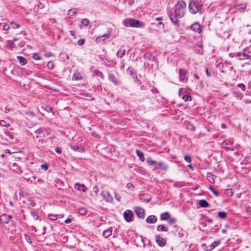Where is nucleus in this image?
<instances>
[{
  "instance_id": "f257e3e1",
  "label": "nucleus",
  "mask_w": 251,
  "mask_h": 251,
  "mask_svg": "<svg viewBox=\"0 0 251 251\" xmlns=\"http://www.w3.org/2000/svg\"><path fill=\"white\" fill-rule=\"evenodd\" d=\"M186 7V4L184 1H178L176 4L174 10L169 9L167 10L169 19L176 27L179 26V19L184 16Z\"/></svg>"
},
{
  "instance_id": "f03ea898",
  "label": "nucleus",
  "mask_w": 251,
  "mask_h": 251,
  "mask_svg": "<svg viewBox=\"0 0 251 251\" xmlns=\"http://www.w3.org/2000/svg\"><path fill=\"white\" fill-rule=\"evenodd\" d=\"M202 4L199 0H191L188 5L189 11L192 14H196L202 8Z\"/></svg>"
},
{
  "instance_id": "7ed1b4c3",
  "label": "nucleus",
  "mask_w": 251,
  "mask_h": 251,
  "mask_svg": "<svg viewBox=\"0 0 251 251\" xmlns=\"http://www.w3.org/2000/svg\"><path fill=\"white\" fill-rule=\"evenodd\" d=\"M134 241L137 246L139 247L151 246L150 240L145 236H135Z\"/></svg>"
},
{
  "instance_id": "20e7f679",
  "label": "nucleus",
  "mask_w": 251,
  "mask_h": 251,
  "mask_svg": "<svg viewBox=\"0 0 251 251\" xmlns=\"http://www.w3.org/2000/svg\"><path fill=\"white\" fill-rule=\"evenodd\" d=\"M124 24L127 27H139L141 23L134 19H126L123 21Z\"/></svg>"
},
{
  "instance_id": "39448f33",
  "label": "nucleus",
  "mask_w": 251,
  "mask_h": 251,
  "mask_svg": "<svg viewBox=\"0 0 251 251\" xmlns=\"http://www.w3.org/2000/svg\"><path fill=\"white\" fill-rule=\"evenodd\" d=\"M188 73L185 69H181L179 70V78L181 82L186 81L188 79Z\"/></svg>"
},
{
  "instance_id": "423d86ee",
  "label": "nucleus",
  "mask_w": 251,
  "mask_h": 251,
  "mask_svg": "<svg viewBox=\"0 0 251 251\" xmlns=\"http://www.w3.org/2000/svg\"><path fill=\"white\" fill-rule=\"evenodd\" d=\"M133 210L136 216L140 219H144L145 216V210L141 207L136 206L134 207Z\"/></svg>"
},
{
  "instance_id": "0eeeda50",
  "label": "nucleus",
  "mask_w": 251,
  "mask_h": 251,
  "mask_svg": "<svg viewBox=\"0 0 251 251\" xmlns=\"http://www.w3.org/2000/svg\"><path fill=\"white\" fill-rule=\"evenodd\" d=\"M34 132L37 134H43L44 136L49 135L50 133L51 129L49 127H40Z\"/></svg>"
},
{
  "instance_id": "6e6552de",
  "label": "nucleus",
  "mask_w": 251,
  "mask_h": 251,
  "mask_svg": "<svg viewBox=\"0 0 251 251\" xmlns=\"http://www.w3.org/2000/svg\"><path fill=\"white\" fill-rule=\"evenodd\" d=\"M233 139L229 138L223 142L222 145L224 147L227 149L228 150L233 151L234 148L233 147Z\"/></svg>"
},
{
  "instance_id": "1a4fd4ad",
  "label": "nucleus",
  "mask_w": 251,
  "mask_h": 251,
  "mask_svg": "<svg viewBox=\"0 0 251 251\" xmlns=\"http://www.w3.org/2000/svg\"><path fill=\"white\" fill-rule=\"evenodd\" d=\"M133 213L130 210H126L124 213V217L125 220L127 222L133 221Z\"/></svg>"
},
{
  "instance_id": "9d476101",
  "label": "nucleus",
  "mask_w": 251,
  "mask_h": 251,
  "mask_svg": "<svg viewBox=\"0 0 251 251\" xmlns=\"http://www.w3.org/2000/svg\"><path fill=\"white\" fill-rule=\"evenodd\" d=\"M100 195L102 196L103 199L107 202H111L113 201V197L108 191H102L100 192Z\"/></svg>"
},
{
  "instance_id": "9b49d317",
  "label": "nucleus",
  "mask_w": 251,
  "mask_h": 251,
  "mask_svg": "<svg viewBox=\"0 0 251 251\" xmlns=\"http://www.w3.org/2000/svg\"><path fill=\"white\" fill-rule=\"evenodd\" d=\"M183 89L182 88H180L179 90L178 95L180 97L184 100V101H189L192 100V97L189 94H183Z\"/></svg>"
},
{
  "instance_id": "f8f14e48",
  "label": "nucleus",
  "mask_w": 251,
  "mask_h": 251,
  "mask_svg": "<svg viewBox=\"0 0 251 251\" xmlns=\"http://www.w3.org/2000/svg\"><path fill=\"white\" fill-rule=\"evenodd\" d=\"M108 79L115 86H118L121 84L120 80L118 78H117L114 75L112 74H109Z\"/></svg>"
},
{
  "instance_id": "ddd939ff",
  "label": "nucleus",
  "mask_w": 251,
  "mask_h": 251,
  "mask_svg": "<svg viewBox=\"0 0 251 251\" xmlns=\"http://www.w3.org/2000/svg\"><path fill=\"white\" fill-rule=\"evenodd\" d=\"M190 28L197 33H200L201 32V25L198 22H196L192 24L190 26Z\"/></svg>"
},
{
  "instance_id": "4468645a",
  "label": "nucleus",
  "mask_w": 251,
  "mask_h": 251,
  "mask_svg": "<svg viewBox=\"0 0 251 251\" xmlns=\"http://www.w3.org/2000/svg\"><path fill=\"white\" fill-rule=\"evenodd\" d=\"M11 218L10 215L4 213L0 216V221L2 223L7 224Z\"/></svg>"
},
{
  "instance_id": "2eb2a0df",
  "label": "nucleus",
  "mask_w": 251,
  "mask_h": 251,
  "mask_svg": "<svg viewBox=\"0 0 251 251\" xmlns=\"http://www.w3.org/2000/svg\"><path fill=\"white\" fill-rule=\"evenodd\" d=\"M110 37L109 33H105L101 36H98L96 39V41L97 43L104 41L105 40L108 39Z\"/></svg>"
},
{
  "instance_id": "dca6fc26",
  "label": "nucleus",
  "mask_w": 251,
  "mask_h": 251,
  "mask_svg": "<svg viewBox=\"0 0 251 251\" xmlns=\"http://www.w3.org/2000/svg\"><path fill=\"white\" fill-rule=\"evenodd\" d=\"M155 240L157 244L160 247H163L166 243V239L162 238L161 236H156Z\"/></svg>"
},
{
  "instance_id": "f3484780",
  "label": "nucleus",
  "mask_w": 251,
  "mask_h": 251,
  "mask_svg": "<svg viewBox=\"0 0 251 251\" xmlns=\"http://www.w3.org/2000/svg\"><path fill=\"white\" fill-rule=\"evenodd\" d=\"M160 169L163 171H166L168 169V166L166 164H165L163 162L159 161L158 162H157V164L156 166H155L154 169Z\"/></svg>"
},
{
  "instance_id": "a211bd4d",
  "label": "nucleus",
  "mask_w": 251,
  "mask_h": 251,
  "mask_svg": "<svg viewBox=\"0 0 251 251\" xmlns=\"http://www.w3.org/2000/svg\"><path fill=\"white\" fill-rule=\"evenodd\" d=\"M143 57L145 59L156 62V58L155 56H153L152 53L150 51L146 52L144 54Z\"/></svg>"
},
{
  "instance_id": "6ab92c4d",
  "label": "nucleus",
  "mask_w": 251,
  "mask_h": 251,
  "mask_svg": "<svg viewBox=\"0 0 251 251\" xmlns=\"http://www.w3.org/2000/svg\"><path fill=\"white\" fill-rule=\"evenodd\" d=\"M140 199L144 202H148L151 200V197L147 194H142L140 196Z\"/></svg>"
},
{
  "instance_id": "aec40b11",
  "label": "nucleus",
  "mask_w": 251,
  "mask_h": 251,
  "mask_svg": "<svg viewBox=\"0 0 251 251\" xmlns=\"http://www.w3.org/2000/svg\"><path fill=\"white\" fill-rule=\"evenodd\" d=\"M74 187L75 189H76L78 191H81L83 192H85L87 189L86 187L85 186V185L84 184H79L78 183H76L75 184Z\"/></svg>"
},
{
  "instance_id": "412c9836",
  "label": "nucleus",
  "mask_w": 251,
  "mask_h": 251,
  "mask_svg": "<svg viewBox=\"0 0 251 251\" xmlns=\"http://www.w3.org/2000/svg\"><path fill=\"white\" fill-rule=\"evenodd\" d=\"M216 176L211 174V173H208L206 175V179L211 184L215 183V179Z\"/></svg>"
},
{
  "instance_id": "4be33fe9",
  "label": "nucleus",
  "mask_w": 251,
  "mask_h": 251,
  "mask_svg": "<svg viewBox=\"0 0 251 251\" xmlns=\"http://www.w3.org/2000/svg\"><path fill=\"white\" fill-rule=\"evenodd\" d=\"M93 75L96 76L98 78H100L102 79H104V76L102 73L98 69L94 70L92 71Z\"/></svg>"
},
{
  "instance_id": "5701e85b",
  "label": "nucleus",
  "mask_w": 251,
  "mask_h": 251,
  "mask_svg": "<svg viewBox=\"0 0 251 251\" xmlns=\"http://www.w3.org/2000/svg\"><path fill=\"white\" fill-rule=\"evenodd\" d=\"M157 218L154 215H150L148 217L146 222L149 224H154L157 221Z\"/></svg>"
},
{
  "instance_id": "b1692460",
  "label": "nucleus",
  "mask_w": 251,
  "mask_h": 251,
  "mask_svg": "<svg viewBox=\"0 0 251 251\" xmlns=\"http://www.w3.org/2000/svg\"><path fill=\"white\" fill-rule=\"evenodd\" d=\"M246 3H242L240 4H235L233 6V8H235L237 11H241L246 8Z\"/></svg>"
},
{
  "instance_id": "393cba45",
  "label": "nucleus",
  "mask_w": 251,
  "mask_h": 251,
  "mask_svg": "<svg viewBox=\"0 0 251 251\" xmlns=\"http://www.w3.org/2000/svg\"><path fill=\"white\" fill-rule=\"evenodd\" d=\"M70 148L72 150H74V151H76L81 152H83L84 151V149L83 148L78 146L71 145L70 146Z\"/></svg>"
},
{
  "instance_id": "a878e982",
  "label": "nucleus",
  "mask_w": 251,
  "mask_h": 251,
  "mask_svg": "<svg viewBox=\"0 0 251 251\" xmlns=\"http://www.w3.org/2000/svg\"><path fill=\"white\" fill-rule=\"evenodd\" d=\"M17 59L19 63L22 66L25 65L27 63L26 59L23 56H18Z\"/></svg>"
},
{
  "instance_id": "bb28decb",
  "label": "nucleus",
  "mask_w": 251,
  "mask_h": 251,
  "mask_svg": "<svg viewBox=\"0 0 251 251\" xmlns=\"http://www.w3.org/2000/svg\"><path fill=\"white\" fill-rule=\"evenodd\" d=\"M199 205L202 207H208L209 203L205 200H201L199 201Z\"/></svg>"
},
{
  "instance_id": "cd10ccee",
  "label": "nucleus",
  "mask_w": 251,
  "mask_h": 251,
  "mask_svg": "<svg viewBox=\"0 0 251 251\" xmlns=\"http://www.w3.org/2000/svg\"><path fill=\"white\" fill-rule=\"evenodd\" d=\"M170 218V214L168 212H165L162 213L160 216V219L161 220H167Z\"/></svg>"
},
{
  "instance_id": "c85d7f7f",
  "label": "nucleus",
  "mask_w": 251,
  "mask_h": 251,
  "mask_svg": "<svg viewBox=\"0 0 251 251\" xmlns=\"http://www.w3.org/2000/svg\"><path fill=\"white\" fill-rule=\"evenodd\" d=\"M135 152L137 155L139 157V159L142 162L144 161L145 158L143 152L139 150H136Z\"/></svg>"
},
{
  "instance_id": "c756f323",
  "label": "nucleus",
  "mask_w": 251,
  "mask_h": 251,
  "mask_svg": "<svg viewBox=\"0 0 251 251\" xmlns=\"http://www.w3.org/2000/svg\"><path fill=\"white\" fill-rule=\"evenodd\" d=\"M220 243L221 241L220 240L214 241L210 245L209 250H210V251H212L215 248L217 247Z\"/></svg>"
},
{
  "instance_id": "7c9ffc66",
  "label": "nucleus",
  "mask_w": 251,
  "mask_h": 251,
  "mask_svg": "<svg viewBox=\"0 0 251 251\" xmlns=\"http://www.w3.org/2000/svg\"><path fill=\"white\" fill-rule=\"evenodd\" d=\"M127 70L130 71V75L133 79L137 78L136 72L134 69L129 67Z\"/></svg>"
},
{
  "instance_id": "2f4dec72",
  "label": "nucleus",
  "mask_w": 251,
  "mask_h": 251,
  "mask_svg": "<svg viewBox=\"0 0 251 251\" xmlns=\"http://www.w3.org/2000/svg\"><path fill=\"white\" fill-rule=\"evenodd\" d=\"M146 161H147V162L150 165H151V166L154 165V166H156V165L157 164V162L155 160H152L151 157H149L147 159Z\"/></svg>"
},
{
  "instance_id": "473e14b6",
  "label": "nucleus",
  "mask_w": 251,
  "mask_h": 251,
  "mask_svg": "<svg viewBox=\"0 0 251 251\" xmlns=\"http://www.w3.org/2000/svg\"><path fill=\"white\" fill-rule=\"evenodd\" d=\"M11 169L17 172L20 170V167L16 163H13L10 165Z\"/></svg>"
},
{
  "instance_id": "72a5a7b5",
  "label": "nucleus",
  "mask_w": 251,
  "mask_h": 251,
  "mask_svg": "<svg viewBox=\"0 0 251 251\" xmlns=\"http://www.w3.org/2000/svg\"><path fill=\"white\" fill-rule=\"evenodd\" d=\"M251 57V52L248 51V52H244L242 53V57L240 58L241 60H244Z\"/></svg>"
},
{
  "instance_id": "f704fd0d",
  "label": "nucleus",
  "mask_w": 251,
  "mask_h": 251,
  "mask_svg": "<svg viewBox=\"0 0 251 251\" xmlns=\"http://www.w3.org/2000/svg\"><path fill=\"white\" fill-rule=\"evenodd\" d=\"M218 216L221 219H225L227 217V214L225 211H220L218 213Z\"/></svg>"
},
{
  "instance_id": "c9c22d12",
  "label": "nucleus",
  "mask_w": 251,
  "mask_h": 251,
  "mask_svg": "<svg viewBox=\"0 0 251 251\" xmlns=\"http://www.w3.org/2000/svg\"><path fill=\"white\" fill-rule=\"evenodd\" d=\"M157 230L158 231H167L168 230V228L163 225H159L157 226Z\"/></svg>"
},
{
  "instance_id": "e433bc0d",
  "label": "nucleus",
  "mask_w": 251,
  "mask_h": 251,
  "mask_svg": "<svg viewBox=\"0 0 251 251\" xmlns=\"http://www.w3.org/2000/svg\"><path fill=\"white\" fill-rule=\"evenodd\" d=\"M81 24L84 26H87L90 24V21L88 19H83L81 20Z\"/></svg>"
},
{
  "instance_id": "4c0bfd02",
  "label": "nucleus",
  "mask_w": 251,
  "mask_h": 251,
  "mask_svg": "<svg viewBox=\"0 0 251 251\" xmlns=\"http://www.w3.org/2000/svg\"><path fill=\"white\" fill-rule=\"evenodd\" d=\"M125 53H126V50H119L117 53V55L118 57H122L125 54Z\"/></svg>"
},
{
  "instance_id": "58836bf2",
  "label": "nucleus",
  "mask_w": 251,
  "mask_h": 251,
  "mask_svg": "<svg viewBox=\"0 0 251 251\" xmlns=\"http://www.w3.org/2000/svg\"><path fill=\"white\" fill-rule=\"evenodd\" d=\"M186 127L187 129H190L191 130H193L195 129V127L190 122H187L186 123Z\"/></svg>"
},
{
  "instance_id": "ea45409f",
  "label": "nucleus",
  "mask_w": 251,
  "mask_h": 251,
  "mask_svg": "<svg viewBox=\"0 0 251 251\" xmlns=\"http://www.w3.org/2000/svg\"><path fill=\"white\" fill-rule=\"evenodd\" d=\"M30 215L32 216V218L34 219V220H37L38 219V218H39L38 215L37 214V213L36 212H35L34 211H33V210L30 211Z\"/></svg>"
},
{
  "instance_id": "a19ab883",
  "label": "nucleus",
  "mask_w": 251,
  "mask_h": 251,
  "mask_svg": "<svg viewBox=\"0 0 251 251\" xmlns=\"http://www.w3.org/2000/svg\"><path fill=\"white\" fill-rule=\"evenodd\" d=\"M10 27L13 29L18 28L20 27V25L17 23H15L14 22H11L10 23Z\"/></svg>"
},
{
  "instance_id": "79ce46f5",
  "label": "nucleus",
  "mask_w": 251,
  "mask_h": 251,
  "mask_svg": "<svg viewBox=\"0 0 251 251\" xmlns=\"http://www.w3.org/2000/svg\"><path fill=\"white\" fill-rule=\"evenodd\" d=\"M77 13V12L76 10H73L72 9H70L68 11V15L70 16H74Z\"/></svg>"
},
{
  "instance_id": "37998d69",
  "label": "nucleus",
  "mask_w": 251,
  "mask_h": 251,
  "mask_svg": "<svg viewBox=\"0 0 251 251\" xmlns=\"http://www.w3.org/2000/svg\"><path fill=\"white\" fill-rule=\"evenodd\" d=\"M205 73L208 77L211 76L213 74V71L210 69H208L207 67L205 68Z\"/></svg>"
},
{
  "instance_id": "c03bdc74",
  "label": "nucleus",
  "mask_w": 251,
  "mask_h": 251,
  "mask_svg": "<svg viewBox=\"0 0 251 251\" xmlns=\"http://www.w3.org/2000/svg\"><path fill=\"white\" fill-rule=\"evenodd\" d=\"M112 235V229L108 228L103 231V235Z\"/></svg>"
},
{
  "instance_id": "a18cd8bd",
  "label": "nucleus",
  "mask_w": 251,
  "mask_h": 251,
  "mask_svg": "<svg viewBox=\"0 0 251 251\" xmlns=\"http://www.w3.org/2000/svg\"><path fill=\"white\" fill-rule=\"evenodd\" d=\"M48 218L51 220L55 221L57 219V215L50 214L48 215Z\"/></svg>"
},
{
  "instance_id": "49530a36",
  "label": "nucleus",
  "mask_w": 251,
  "mask_h": 251,
  "mask_svg": "<svg viewBox=\"0 0 251 251\" xmlns=\"http://www.w3.org/2000/svg\"><path fill=\"white\" fill-rule=\"evenodd\" d=\"M209 189L212 192V193L216 196H219L220 194L219 193L216 191L214 188L212 186H210L209 187Z\"/></svg>"
},
{
  "instance_id": "de8ad7c7",
  "label": "nucleus",
  "mask_w": 251,
  "mask_h": 251,
  "mask_svg": "<svg viewBox=\"0 0 251 251\" xmlns=\"http://www.w3.org/2000/svg\"><path fill=\"white\" fill-rule=\"evenodd\" d=\"M0 126H2L8 127V126H10V124L7 123L6 122H5L4 120H0Z\"/></svg>"
},
{
  "instance_id": "09e8293b",
  "label": "nucleus",
  "mask_w": 251,
  "mask_h": 251,
  "mask_svg": "<svg viewBox=\"0 0 251 251\" xmlns=\"http://www.w3.org/2000/svg\"><path fill=\"white\" fill-rule=\"evenodd\" d=\"M44 4L42 3V2H39L35 6V8L39 9H42L44 7Z\"/></svg>"
},
{
  "instance_id": "8fccbe9b",
  "label": "nucleus",
  "mask_w": 251,
  "mask_h": 251,
  "mask_svg": "<svg viewBox=\"0 0 251 251\" xmlns=\"http://www.w3.org/2000/svg\"><path fill=\"white\" fill-rule=\"evenodd\" d=\"M184 159L186 162H187L188 163L191 162L192 161L191 156L189 155H185L184 157Z\"/></svg>"
},
{
  "instance_id": "3c124183",
  "label": "nucleus",
  "mask_w": 251,
  "mask_h": 251,
  "mask_svg": "<svg viewBox=\"0 0 251 251\" xmlns=\"http://www.w3.org/2000/svg\"><path fill=\"white\" fill-rule=\"evenodd\" d=\"M235 94L236 97L237 99H238L239 100H241L243 98V95L242 93H241L240 92H235Z\"/></svg>"
},
{
  "instance_id": "603ef678",
  "label": "nucleus",
  "mask_w": 251,
  "mask_h": 251,
  "mask_svg": "<svg viewBox=\"0 0 251 251\" xmlns=\"http://www.w3.org/2000/svg\"><path fill=\"white\" fill-rule=\"evenodd\" d=\"M47 67L50 69H52L54 67V63L52 61H49L47 64Z\"/></svg>"
},
{
  "instance_id": "864d4df0",
  "label": "nucleus",
  "mask_w": 251,
  "mask_h": 251,
  "mask_svg": "<svg viewBox=\"0 0 251 251\" xmlns=\"http://www.w3.org/2000/svg\"><path fill=\"white\" fill-rule=\"evenodd\" d=\"M25 240L27 242L29 243L30 244L32 243V237H35V236H25Z\"/></svg>"
},
{
  "instance_id": "5fc2aeb1",
  "label": "nucleus",
  "mask_w": 251,
  "mask_h": 251,
  "mask_svg": "<svg viewBox=\"0 0 251 251\" xmlns=\"http://www.w3.org/2000/svg\"><path fill=\"white\" fill-rule=\"evenodd\" d=\"M4 133L6 135H7L9 137V138L10 139H13L14 138L13 135L11 134L9 131L6 130L4 131Z\"/></svg>"
},
{
  "instance_id": "6e6d98bb",
  "label": "nucleus",
  "mask_w": 251,
  "mask_h": 251,
  "mask_svg": "<svg viewBox=\"0 0 251 251\" xmlns=\"http://www.w3.org/2000/svg\"><path fill=\"white\" fill-rule=\"evenodd\" d=\"M201 247L203 250L204 251H210L209 248H208L206 246V244L205 243H202L201 244Z\"/></svg>"
},
{
  "instance_id": "4d7b16f0",
  "label": "nucleus",
  "mask_w": 251,
  "mask_h": 251,
  "mask_svg": "<svg viewBox=\"0 0 251 251\" xmlns=\"http://www.w3.org/2000/svg\"><path fill=\"white\" fill-rule=\"evenodd\" d=\"M85 39H79L78 41H77V44L80 46H83L84 43H85Z\"/></svg>"
},
{
  "instance_id": "13d9d810",
  "label": "nucleus",
  "mask_w": 251,
  "mask_h": 251,
  "mask_svg": "<svg viewBox=\"0 0 251 251\" xmlns=\"http://www.w3.org/2000/svg\"><path fill=\"white\" fill-rule=\"evenodd\" d=\"M92 192L95 194L96 196H97L99 192L98 187L97 186H95L93 188Z\"/></svg>"
},
{
  "instance_id": "bf43d9fd",
  "label": "nucleus",
  "mask_w": 251,
  "mask_h": 251,
  "mask_svg": "<svg viewBox=\"0 0 251 251\" xmlns=\"http://www.w3.org/2000/svg\"><path fill=\"white\" fill-rule=\"evenodd\" d=\"M33 58L35 59V60H40L41 59V57L40 56V55L37 53H34L33 55Z\"/></svg>"
},
{
  "instance_id": "052dcab7",
  "label": "nucleus",
  "mask_w": 251,
  "mask_h": 251,
  "mask_svg": "<svg viewBox=\"0 0 251 251\" xmlns=\"http://www.w3.org/2000/svg\"><path fill=\"white\" fill-rule=\"evenodd\" d=\"M156 27L160 29H163L164 28V24L162 22L158 23L156 25Z\"/></svg>"
},
{
  "instance_id": "680f3d73",
  "label": "nucleus",
  "mask_w": 251,
  "mask_h": 251,
  "mask_svg": "<svg viewBox=\"0 0 251 251\" xmlns=\"http://www.w3.org/2000/svg\"><path fill=\"white\" fill-rule=\"evenodd\" d=\"M237 86L239 88H241V89L242 90V91H245V88H246V87H245V85L243 84V83H239L238 85H237Z\"/></svg>"
},
{
  "instance_id": "e2e57ef3",
  "label": "nucleus",
  "mask_w": 251,
  "mask_h": 251,
  "mask_svg": "<svg viewBox=\"0 0 251 251\" xmlns=\"http://www.w3.org/2000/svg\"><path fill=\"white\" fill-rule=\"evenodd\" d=\"M226 194L228 196H232V195H233V193L231 189H226Z\"/></svg>"
},
{
  "instance_id": "0e129e2a",
  "label": "nucleus",
  "mask_w": 251,
  "mask_h": 251,
  "mask_svg": "<svg viewBox=\"0 0 251 251\" xmlns=\"http://www.w3.org/2000/svg\"><path fill=\"white\" fill-rule=\"evenodd\" d=\"M10 27V25L4 24L2 25V29L4 30H8Z\"/></svg>"
},
{
  "instance_id": "69168bd1",
  "label": "nucleus",
  "mask_w": 251,
  "mask_h": 251,
  "mask_svg": "<svg viewBox=\"0 0 251 251\" xmlns=\"http://www.w3.org/2000/svg\"><path fill=\"white\" fill-rule=\"evenodd\" d=\"M176 220L175 218H170L169 222L170 225H173V224H175L176 223Z\"/></svg>"
},
{
  "instance_id": "338daca9",
  "label": "nucleus",
  "mask_w": 251,
  "mask_h": 251,
  "mask_svg": "<svg viewBox=\"0 0 251 251\" xmlns=\"http://www.w3.org/2000/svg\"><path fill=\"white\" fill-rule=\"evenodd\" d=\"M78 212L81 214L83 215L85 214L86 212V210L85 208H81L79 210Z\"/></svg>"
},
{
  "instance_id": "774afa93",
  "label": "nucleus",
  "mask_w": 251,
  "mask_h": 251,
  "mask_svg": "<svg viewBox=\"0 0 251 251\" xmlns=\"http://www.w3.org/2000/svg\"><path fill=\"white\" fill-rule=\"evenodd\" d=\"M41 169L46 171L48 169V165L46 164H42L41 165Z\"/></svg>"
}]
</instances>
